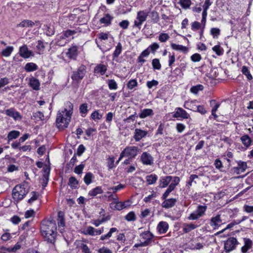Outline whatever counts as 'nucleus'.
<instances>
[{"label": "nucleus", "mask_w": 253, "mask_h": 253, "mask_svg": "<svg viewBox=\"0 0 253 253\" xmlns=\"http://www.w3.org/2000/svg\"><path fill=\"white\" fill-rule=\"evenodd\" d=\"M56 223L52 218L43 220L42 222L41 232L45 240L48 243L54 244L56 236Z\"/></svg>", "instance_id": "obj_1"}, {"label": "nucleus", "mask_w": 253, "mask_h": 253, "mask_svg": "<svg viewBox=\"0 0 253 253\" xmlns=\"http://www.w3.org/2000/svg\"><path fill=\"white\" fill-rule=\"evenodd\" d=\"M66 111H62L57 115L56 125L60 129L67 127L71 121V116L66 113Z\"/></svg>", "instance_id": "obj_2"}, {"label": "nucleus", "mask_w": 253, "mask_h": 253, "mask_svg": "<svg viewBox=\"0 0 253 253\" xmlns=\"http://www.w3.org/2000/svg\"><path fill=\"white\" fill-rule=\"evenodd\" d=\"M140 150L137 146H127L121 153L120 160H122L124 157H127L129 159L134 158L139 153Z\"/></svg>", "instance_id": "obj_3"}, {"label": "nucleus", "mask_w": 253, "mask_h": 253, "mask_svg": "<svg viewBox=\"0 0 253 253\" xmlns=\"http://www.w3.org/2000/svg\"><path fill=\"white\" fill-rule=\"evenodd\" d=\"M28 192L22 185H16L12 190V197L14 200L19 201L23 199Z\"/></svg>", "instance_id": "obj_4"}, {"label": "nucleus", "mask_w": 253, "mask_h": 253, "mask_svg": "<svg viewBox=\"0 0 253 253\" xmlns=\"http://www.w3.org/2000/svg\"><path fill=\"white\" fill-rule=\"evenodd\" d=\"M148 15V13L144 10L138 11L136 19L134 22L133 26L140 29L142 23L146 20Z\"/></svg>", "instance_id": "obj_5"}, {"label": "nucleus", "mask_w": 253, "mask_h": 253, "mask_svg": "<svg viewBox=\"0 0 253 253\" xmlns=\"http://www.w3.org/2000/svg\"><path fill=\"white\" fill-rule=\"evenodd\" d=\"M85 73L86 68L84 65L82 64L77 71L73 72L71 78L74 81L79 82L83 79Z\"/></svg>", "instance_id": "obj_6"}, {"label": "nucleus", "mask_w": 253, "mask_h": 253, "mask_svg": "<svg viewBox=\"0 0 253 253\" xmlns=\"http://www.w3.org/2000/svg\"><path fill=\"white\" fill-rule=\"evenodd\" d=\"M19 54L21 57L25 59L34 57L35 55L34 52L29 50L26 44H23L19 48Z\"/></svg>", "instance_id": "obj_7"}, {"label": "nucleus", "mask_w": 253, "mask_h": 253, "mask_svg": "<svg viewBox=\"0 0 253 253\" xmlns=\"http://www.w3.org/2000/svg\"><path fill=\"white\" fill-rule=\"evenodd\" d=\"M238 242L234 237L229 238L224 243V249L226 252H229L235 249Z\"/></svg>", "instance_id": "obj_8"}, {"label": "nucleus", "mask_w": 253, "mask_h": 253, "mask_svg": "<svg viewBox=\"0 0 253 253\" xmlns=\"http://www.w3.org/2000/svg\"><path fill=\"white\" fill-rule=\"evenodd\" d=\"M140 161L143 165L147 166H151L154 163L153 157L150 153L146 152L141 154Z\"/></svg>", "instance_id": "obj_9"}, {"label": "nucleus", "mask_w": 253, "mask_h": 253, "mask_svg": "<svg viewBox=\"0 0 253 253\" xmlns=\"http://www.w3.org/2000/svg\"><path fill=\"white\" fill-rule=\"evenodd\" d=\"M172 117L175 118H181L183 119H188L190 117L185 110L180 107H177L173 113Z\"/></svg>", "instance_id": "obj_10"}, {"label": "nucleus", "mask_w": 253, "mask_h": 253, "mask_svg": "<svg viewBox=\"0 0 253 253\" xmlns=\"http://www.w3.org/2000/svg\"><path fill=\"white\" fill-rule=\"evenodd\" d=\"M224 222H222L220 214H217L215 216L212 217L210 220V224L213 227V229L218 228Z\"/></svg>", "instance_id": "obj_11"}, {"label": "nucleus", "mask_w": 253, "mask_h": 253, "mask_svg": "<svg viewBox=\"0 0 253 253\" xmlns=\"http://www.w3.org/2000/svg\"><path fill=\"white\" fill-rule=\"evenodd\" d=\"M104 232V228L97 229L92 226H88L85 230L84 232L85 235H89L90 236H96L101 234Z\"/></svg>", "instance_id": "obj_12"}, {"label": "nucleus", "mask_w": 253, "mask_h": 253, "mask_svg": "<svg viewBox=\"0 0 253 253\" xmlns=\"http://www.w3.org/2000/svg\"><path fill=\"white\" fill-rule=\"evenodd\" d=\"M247 168L246 162L239 161L238 163L237 167H234L232 169V171L236 174H239L245 171Z\"/></svg>", "instance_id": "obj_13"}, {"label": "nucleus", "mask_w": 253, "mask_h": 253, "mask_svg": "<svg viewBox=\"0 0 253 253\" xmlns=\"http://www.w3.org/2000/svg\"><path fill=\"white\" fill-rule=\"evenodd\" d=\"M147 133V131L136 128L134 130L133 138L136 141L138 142L143 138L145 137Z\"/></svg>", "instance_id": "obj_14"}, {"label": "nucleus", "mask_w": 253, "mask_h": 253, "mask_svg": "<svg viewBox=\"0 0 253 253\" xmlns=\"http://www.w3.org/2000/svg\"><path fill=\"white\" fill-rule=\"evenodd\" d=\"M5 113L7 116L12 117L15 120H20L22 118L20 113L13 108L6 110Z\"/></svg>", "instance_id": "obj_15"}, {"label": "nucleus", "mask_w": 253, "mask_h": 253, "mask_svg": "<svg viewBox=\"0 0 253 253\" xmlns=\"http://www.w3.org/2000/svg\"><path fill=\"white\" fill-rule=\"evenodd\" d=\"M140 236L141 237L142 239L144 240V241L143 242L145 244H147L146 246L151 244L152 239L154 238V235L153 234L149 231L142 233L140 234Z\"/></svg>", "instance_id": "obj_16"}, {"label": "nucleus", "mask_w": 253, "mask_h": 253, "mask_svg": "<svg viewBox=\"0 0 253 253\" xmlns=\"http://www.w3.org/2000/svg\"><path fill=\"white\" fill-rule=\"evenodd\" d=\"M81 31L80 30V29L78 28V29L74 30H67L66 31H63L61 33V36L60 37V39H64L68 38L75 34L77 33L78 32H81Z\"/></svg>", "instance_id": "obj_17"}, {"label": "nucleus", "mask_w": 253, "mask_h": 253, "mask_svg": "<svg viewBox=\"0 0 253 253\" xmlns=\"http://www.w3.org/2000/svg\"><path fill=\"white\" fill-rule=\"evenodd\" d=\"M165 201L162 203V207L166 209H169L174 207L177 202V200L175 198H170L164 199Z\"/></svg>", "instance_id": "obj_18"}, {"label": "nucleus", "mask_w": 253, "mask_h": 253, "mask_svg": "<svg viewBox=\"0 0 253 253\" xmlns=\"http://www.w3.org/2000/svg\"><path fill=\"white\" fill-rule=\"evenodd\" d=\"M172 177L171 176H166L161 177L159 181V186L161 188H165L168 186L171 181Z\"/></svg>", "instance_id": "obj_19"}, {"label": "nucleus", "mask_w": 253, "mask_h": 253, "mask_svg": "<svg viewBox=\"0 0 253 253\" xmlns=\"http://www.w3.org/2000/svg\"><path fill=\"white\" fill-rule=\"evenodd\" d=\"M157 229L160 234H164L169 229V224L166 221H161L159 223Z\"/></svg>", "instance_id": "obj_20"}, {"label": "nucleus", "mask_w": 253, "mask_h": 253, "mask_svg": "<svg viewBox=\"0 0 253 253\" xmlns=\"http://www.w3.org/2000/svg\"><path fill=\"white\" fill-rule=\"evenodd\" d=\"M245 245L241 248L242 253H246L253 246V241L249 238H244Z\"/></svg>", "instance_id": "obj_21"}, {"label": "nucleus", "mask_w": 253, "mask_h": 253, "mask_svg": "<svg viewBox=\"0 0 253 253\" xmlns=\"http://www.w3.org/2000/svg\"><path fill=\"white\" fill-rule=\"evenodd\" d=\"M154 115V112L151 109H144L140 111L139 117L141 119H144L147 117H152Z\"/></svg>", "instance_id": "obj_22"}, {"label": "nucleus", "mask_w": 253, "mask_h": 253, "mask_svg": "<svg viewBox=\"0 0 253 253\" xmlns=\"http://www.w3.org/2000/svg\"><path fill=\"white\" fill-rule=\"evenodd\" d=\"M37 45L36 47V53L39 54H42L44 53L45 50L44 43L43 41L39 40L37 42Z\"/></svg>", "instance_id": "obj_23"}, {"label": "nucleus", "mask_w": 253, "mask_h": 253, "mask_svg": "<svg viewBox=\"0 0 253 253\" xmlns=\"http://www.w3.org/2000/svg\"><path fill=\"white\" fill-rule=\"evenodd\" d=\"M89 111L87 103H84L80 105L79 107L80 113L82 117H85Z\"/></svg>", "instance_id": "obj_24"}, {"label": "nucleus", "mask_w": 253, "mask_h": 253, "mask_svg": "<svg viewBox=\"0 0 253 253\" xmlns=\"http://www.w3.org/2000/svg\"><path fill=\"white\" fill-rule=\"evenodd\" d=\"M113 19V17L108 13L105 14V16L99 20V22L101 24H104L106 26H109L111 24V21Z\"/></svg>", "instance_id": "obj_25"}, {"label": "nucleus", "mask_w": 253, "mask_h": 253, "mask_svg": "<svg viewBox=\"0 0 253 253\" xmlns=\"http://www.w3.org/2000/svg\"><path fill=\"white\" fill-rule=\"evenodd\" d=\"M199 178L198 176L196 174H191L189 177L188 180L186 182V187L187 189H190L193 183L197 184L195 179Z\"/></svg>", "instance_id": "obj_26"}, {"label": "nucleus", "mask_w": 253, "mask_h": 253, "mask_svg": "<svg viewBox=\"0 0 253 253\" xmlns=\"http://www.w3.org/2000/svg\"><path fill=\"white\" fill-rule=\"evenodd\" d=\"M78 46L77 45H73L69 48L67 52L68 56L71 58L76 57L78 54Z\"/></svg>", "instance_id": "obj_27"}, {"label": "nucleus", "mask_w": 253, "mask_h": 253, "mask_svg": "<svg viewBox=\"0 0 253 253\" xmlns=\"http://www.w3.org/2000/svg\"><path fill=\"white\" fill-rule=\"evenodd\" d=\"M29 84L34 90H38L40 88V83L38 79L32 78L30 79Z\"/></svg>", "instance_id": "obj_28"}, {"label": "nucleus", "mask_w": 253, "mask_h": 253, "mask_svg": "<svg viewBox=\"0 0 253 253\" xmlns=\"http://www.w3.org/2000/svg\"><path fill=\"white\" fill-rule=\"evenodd\" d=\"M198 227V225L193 223H185L183 224V231L184 233H187L190 232L191 230L196 229Z\"/></svg>", "instance_id": "obj_29"}, {"label": "nucleus", "mask_w": 253, "mask_h": 253, "mask_svg": "<svg viewBox=\"0 0 253 253\" xmlns=\"http://www.w3.org/2000/svg\"><path fill=\"white\" fill-rule=\"evenodd\" d=\"M107 70V67L106 65L104 64H98L95 68H94V73H100L101 75H103L105 74Z\"/></svg>", "instance_id": "obj_30"}, {"label": "nucleus", "mask_w": 253, "mask_h": 253, "mask_svg": "<svg viewBox=\"0 0 253 253\" xmlns=\"http://www.w3.org/2000/svg\"><path fill=\"white\" fill-rule=\"evenodd\" d=\"M20 134V132L17 130L10 131L7 134V138L8 141H9L12 139L18 138Z\"/></svg>", "instance_id": "obj_31"}, {"label": "nucleus", "mask_w": 253, "mask_h": 253, "mask_svg": "<svg viewBox=\"0 0 253 253\" xmlns=\"http://www.w3.org/2000/svg\"><path fill=\"white\" fill-rule=\"evenodd\" d=\"M118 230L117 228L112 227L110 229V231L106 234L103 235L100 237V240L103 241L105 239H108L110 238L112 236L113 233L116 232H118Z\"/></svg>", "instance_id": "obj_32"}, {"label": "nucleus", "mask_w": 253, "mask_h": 253, "mask_svg": "<svg viewBox=\"0 0 253 253\" xmlns=\"http://www.w3.org/2000/svg\"><path fill=\"white\" fill-rule=\"evenodd\" d=\"M103 193V190L101 186H97L94 189L91 190L88 192V195L90 196L94 197L97 194H102Z\"/></svg>", "instance_id": "obj_33"}, {"label": "nucleus", "mask_w": 253, "mask_h": 253, "mask_svg": "<svg viewBox=\"0 0 253 253\" xmlns=\"http://www.w3.org/2000/svg\"><path fill=\"white\" fill-rule=\"evenodd\" d=\"M241 140L243 144L247 147L251 145L252 140L248 135H244L242 136L241 138Z\"/></svg>", "instance_id": "obj_34"}, {"label": "nucleus", "mask_w": 253, "mask_h": 253, "mask_svg": "<svg viewBox=\"0 0 253 253\" xmlns=\"http://www.w3.org/2000/svg\"><path fill=\"white\" fill-rule=\"evenodd\" d=\"M63 111H66V113L72 116L73 111V104L69 101L65 103V108Z\"/></svg>", "instance_id": "obj_35"}, {"label": "nucleus", "mask_w": 253, "mask_h": 253, "mask_svg": "<svg viewBox=\"0 0 253 253\" xmlns=\"http://www.w3.org/2000/svg\"><path fill=\"white\" fill-rule=\"evenodd\" d=\"M240 224V221H237V220H234L233 221H232L230 223L228 224L227 225L226 228H225L224 229H222V230L217 232L216 234H215V235H219L220 234H221V233H223L227 229H230V228H232L234 225H237V224Z\"/></svg>", "instance_id": "obj_36"}, {"label": "nucleus", "mask_w": 253, "mask_h": 253, "mask_svg": "<svg viewBox=\"0 0 253 253\" xmlns=\"http://www.w3.org/2000/svg\"><path fill=\"white\" fill-rule=\"evenodd\" d=\"M35 25V23L30 20H24L19 24V26L21 27H32Z\"/></svg>", "instance_id": "obj_37"}, {"label": "nucleus", "mask_w": 253, "mask_h": 253, "mask_svg": "<svg viewBox=\"0 0 253 253\" xmlns=\"http://www.w3.org/2000/svg\"><path fill=\"white\" fill-rule=\"evenodd\" d=\"M174 184L169 185L168 189L166 190L165 192L163 194L162 198V199H166L169 195V193L172 192L175 189Z\"/></svg>", "instance_id": "obj_38"}, {"label": "nucleus", "mask_w": 253, "mask_h": 253, "mask_svg": "<svg viewBox=\"0 0 253 253\" xmlns=\"http://www.w3.org/2000/svg\"><path fill=\"white\" fill-rule=\"evenodd\" d=\"M242 72L245 76H246L248 80L251 81L253 79V77L250 74L248 67L245 66H243L242 69Z\"/></svg>", "instance_id": "obj_39"}, {"label": "nucleus", "mask_w": 253, "mask_h": 253, "mask_svg": "<svg viewBox=\"0 0 253 253\" xmlns=\"http://www.w3.org/2000/svg\"><path fill=\"white\" fill-rule=\"evenodd\" d=\"M158 179V176L156 174H150L146 176V181L149 184L155 183Z\"/></svg>", "instance_id": "obj_40"}, {"label": "nucleus", "mask_w": 253, "mask_h": 253, "mask_svg": "<svg viewBox=\"0 0 253 253\" xmlns=\"http://www.w3.org/2000/svg\"><path fill=\"white\" fill-rule=\"evenodd\" d=\"M151 18L154 23H157L159 22L160 17L158 12L152 11L151 12Z\"/></svg>", "instance_id": "obj_41"}, {"label": "nucleus", "mask_w": 253, "mask_h": 253, "mask_svg": "<svg viewBox=\"0 0 253 253\" xmlns=\"http://www.w3.org/2000/svg\"><path fill=\"white\" fill-rule=\"evenodd\" d=\"M78 183V181L74 176H71L69 179L68 184L72 188H76Z\"/></svg>", "instance_id": "obj_42"}, {"label": "nucleus", "mask_w": 253, "mask_h": 253, "mask_svg": "<svg viewBox=\"0 0 253 253\" xmlns=\"http://www.w3.org/2000/svg\"><path fill=\"white\" fill-rule=\"evenodd\" d=\"M122 50V45L121 42H119L117 44V45L116 46V48L114 53L113 54V57H118V56L120 54Z\"/></svg>", "instance_id": "obj_43"}, {"label": "nucleus", "mask_w": 253, "mask_h": 253, "mask_svg": "<svg viewBox=\"0 0 253 253\" xmlns=\"http://www.w3.org/2000/svg\"><path fill=\"white\" fill-rule=\"evenodd\" d=\"M93 178V174L91 172H87L85 175L84 180L86 185H89L92 182V179Z\"/></svg>", "instance_id": "obj_44"}, {"label": "nucleus", "mask_w": 253, "mask_h": 253, "mask_svg": "<svg viewBox=\"0 0 253 253\" xmlns=\"http://www.w3.org/2000/svg\"><path fill=\"white\" fill-rule=\"evenodd\" d=\"M179 3L184 9L189 8L192 2L191 0H179Z\"/></svg>", "instance_id": "obj_45"}, {"label": "nucleus", "mask_w": 253, "mask_h": 253, "mask_svg": "<svg viewBox=\"0 0 253 253\" xmlns=\"http://www.w3.org/2000/svg\"><path fill=\"white\" fill-rule=\"evenodd\" d=\"M150 53L149 50L148 49V48L144 50L142 52L141 54L139 56L138 58V61L139 62H145V60L143 59L144 57L147 56Z\"/></svg>", "instance_id": "obj_46"}, {"label": "nucleus", "mask_w": 253, "mask_h": 253, "mask_svg": "<svg viewBox=\"0 0 253 253\" xmlns=\"http://www.w3.org/2000/svg\"><path fill=\"white\" fill-rule=\"evenodd\" d=\"M210 33L212 36L213 38L217 39L220 34V30L217 28H212L210 30Z\"/></svg>", "instance_id": "obj_47"}, {"label": "nucleus", "mask_w": 253, "mask_h": 253, "mask_svg": "<svg viewBox=\"0 0 253 253\" xmlns=\"http://www.w3.org/2000/svg\"><path fill=\"white\" fill-rule=\"evenodd\" d=\"M13 50V47L12 46H7L5 49H3L1 54L2 56H8Z\"/></svg>", "instance_id": "obj_48"}, {"label": "nucleus", "mask_w": 253, "mask_h": 253, "mask_svg": "<svg viewBox=\"0 0 253 253\" xmlns=\"http://www.w3.org/2000/svg\"><path fill=\"white\" fill-rule=\"evenodd\" d=\"M203 89H204V87L202 85L198 84L195 86H193L191 88L190 91L192 93L196 94H197L199 91H201Z\"/></svg>", "instance_id": "obj_49"}, {"label": "nucleus", "mask_w": 253, "mask_h": 253, "mask_svg": "<svg viewBox=\"0 0 253 253\" xmlns=\"http://www.w3.org/2000/svg\"><path fill=\"white\" fill-rule=\"evenodd\" d=\"M102 117V115L99 113L98 110L94 111L91 115V119L95 121L100 120Z\"/></svg>", "instance_id": "obj_50"}, {"label": "nucleus", "mask_w": 253, "mask_h": 253, "mask_svg": "<svg viewBox=\"0 0 253 253\" xmlns=\"http://www.w3.org/2000/svg\"><path fill=\"white\" fill-rule=\"evenodd\" d=\"M213 51H214L217 55H221L223 53V50L221 47L220 45H216L212 48Z\"/></svg>", "instance_id": "obj_51"}, {"label": "nucleus", "mask_w": 253, "mask_h": 253, "mask_svg": "<svg viewBox=\"0 0 253 253\" xmlns=\"http://www.w3.org/2000/svg\"><path fill=\"white\" fill-rule=\"evenodd\" d=\"M169 39V36L167 33H161L159 36V40L162 42H166Z\"/></svg>", "instance_id": "obj_52"}, {"label": "nucleus", "mask_w": 253, "mask_h": 253, "mask_svg": "<svg viewBox=\"0 0 253 253\" xmlns=\"http://www.w3.org/2000/svg\"><path fill=\"white\" fill-rule=\"evenodd\" d=\"M79 248L82 250L83 253H91L90 249L86 244L82 243L79 246Z\"/></svg>", "instance_id": "obj_53"}, {"label": "nucleus", "mask_w": 253, "mask_h": 253, "mask_svg": "<svg viewBox=\"0 0 253 253\" xmlns=\"http://www.w3.org/2000/svg\"><path fill=\"white\" fill-rule=\"evenodd\" d=\"M207 210V206H201L199 205L198 206L197 208V210L198 211L199 213L201 215V217L203 216L205 214V211Z\"/></svg>", "instance_id": "obj_54"}, {"label": "nucleus", "mask_w": 253, "mask_h": 253, "mask_svg": "<svg viewBox=\"0 0 253 253\" xmlns=\"http://www.w3.org/2000/svg\"><path fill=\"white\" fill-rule=\"evenodd\" d=\"M84 166L85 165L83 164H81L80 165L76 166L75 168L74 172L78 174L82 173Z\"/></svg>", "instance_id": "obj_55"}, {"label": "nucleus", "mask_w": 253, "mask_h": 253, "mask_svg": "<svg viewBox=\"0 0 253 253\" xmlns=\"http://www.w3.org/2000/svg\"><path fill=\"white\" fill-rule=\"evenodd\" d=\"M25 69L27 72H32L36 70L38 67L36 64H26Z\"/></svg>", "instance_id": "obj_56"}, {"label": "nucleus", "mask_w": 253, "mask_h": 253, "mask_svg": "<svg viewBox=\"0 0 253 253\" xmlns=\"http://www.w3.org/2000/svg\"><path fill=\"white\" fill-rule=\"evenodd\" d=\"M171 47L173 49L176 50L184 51L186 49V47L182 45L176 44L175 43H171Z\"/></svg>", "instance_id": "obj_57"}, {"label": "nucleus", "mask_w": 253, "mask_h": 253, "mask_svg": "<svg viewBox=\"0 0 253 253\" xmlns=\"http://www.w3.org/2000/svg\"><path fill=\"white\" fill-rule=\"evenodd\" d=\"M108 86L110 89H116L118 87L117 84L114 80L108 81Z\"/></svg>", "instance_id": "obj_58"}, {"label": "nucleus", "mask_w": 253, "mask_h": 253, "mask_svg": "<svg viewBox=\"0 0 253 253\" xmlns=\"http://www.w3.org/2000/svg\"><path fill=\"white\" fill-rule=\"evenodd\" d=\"M137 85V82L136 80H130L128 83L127 84V87L130 89H132L134 87L136 86Z\"/></svg>", "instance_id": "obj_59"}, {"label": "nucleus", "mask_w": 253, "mask_h": 253, "mask_svg": "<svg viewBox=\"0 0 253 253\" xmlns=\"http://www.w3.org/2000/svg\"><path fill=\"white\" fill-rule=\"evenodd\" d=\"M159 48V45L156 42H154L147 48L149 51L154 53Z\"/></svg>", "instance_id": "obj_60"}, {"label": "nucleus", "mask_w": 253, "mask_h": 253, "mask_svg": "<svg viewBox=\"0 0 253 253\" xmlns=\"http://www.w3.org/2000/svg\"><path fill=\"white\" fill-rule=\"evenodd\" d=\"M125 218L127 221H134L136 219L135 213L133 211L129 212L126 215Z\"/></svg>", "instance_id": "obj_61"}, {"label": "nucleus", "mask_w": 253, "mask_h": 253, "mask_svg": "<svg viewBox=\"0 0 253 253\" xmlns=\"http://www.w3.org/2000/svg\"><path fill=\"white\" fill-rule=\"evenodd\" d=\"M114 162V158L113 157H109L107 159V167L109 169H112L115 167Z\"/></svg>", "instance_id": "obj_62"}, {"label": "nucleus", "mask_w": 253, "mask_h": 253, "mask_svg": "<svg viewBox=\"0 0 253 253\" xmlns=\"http://www.w3.org/2000/svg\"><path fill=\"white\" fill-rule=\"evenodd\" d=\"M201 27V24L198 21H194L191 24V29L196 31L198 30Z\"/></svg>", "instance_id": "obj_63"}, {"label": "nucleus", "mask_w": 253, "mask_h": 253, "mask_svg": "<svg viewBox=\"0 0 253 253\" xmlns=\"http://www.w3.org/2000/svg\"><path fill=\"white\" fill-rule=\"evenodd\" d=\"M129 24V22L127 20H124L120 22L119 24V26L123 29H127Z\"/></svg>", "instance_id": "obj_64"}]
</instances>
